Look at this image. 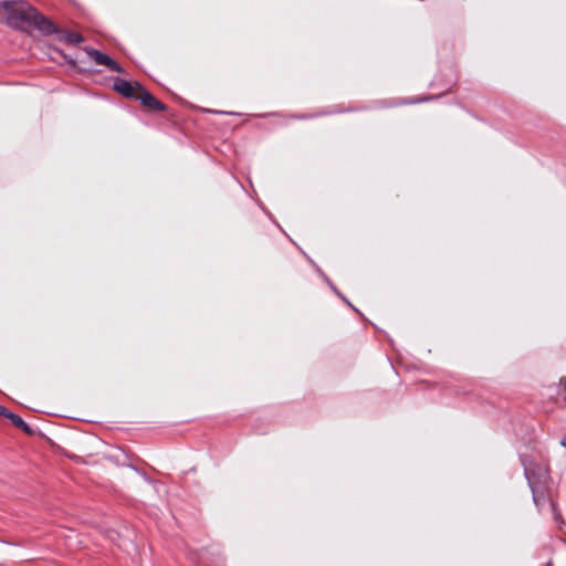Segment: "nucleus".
I'll return each instance as SVG.
<instances>
[{"instance_id": "nucleus-8", "label": "nucleus", "mask_w": 566, "mask_h": 566, "mask_svg": "<svg viewBox=\"0 0 566 566\" xmlns=\"http://www.w3.org/2000/svg\"><path fill=\"white\" fill-rule=\"evenodd\" d=\"M551 505H552V509H553V513H554V517H555V520H558L559 515H558V513L556 512L555 504L552 502V503H551Z\"/></svg>"}, {"instance_id": "nucleus-1", "label": "nucleus", "mask_w": 566, "mask_h": 566, "mask_svg": "<svg viewBox=\"0 0 566 566\" xmlns=\"http://www.w3.org/2000/svg\"><path fill=\"white\" fill-rule=\"evenodd\" d=\"M0 21L17 29L34 28L43 34L55 32L54 24L24 1L0 3Z\"/></svg>"}, {"instance_id": "nucleus-9", "label": "nucleus", "mask_w": 566, "mask_h": 566, "mask_svg": "<svg viewBox=\"0 0 566 566\" xmlns=\"http://www.w3.org/2000/svg\"><path fill=\"white\" fill-rule=\"evenodd\" d=\"M7 410H8V409H7L6 407L0 406V416H4V415H7Z\"/></svg>"}, {"instance_id": "nucleus-4", "label": "nucleus", "mask_w": 566, "mask_h": 566, "mask_svg": "<svg viewBox=\"0 0 566 566\" xmlns=\"http://www.w3.org/2000/svg\"><path fill=\"white\" fill-rule=\"evenodd\" d=\"M86 53L97 65L107 66L111 71L114 72H122L120 66L108 55L95 49H86Z\"/></svg>"}, {"instance_id": "nucleus-6", "label": "nucleus", "mask_w": 566, "mask_h": 566, "mask_svg": "<svg viewBox=\"0 0 566 566\" xmlns=\"http://www.w3.org/2000/svg\"><path fill=\"white\" fill-rule=\"evenodd\" d=\"M3 417L10 419L11 422L17 428L23 430L24 432H27V433L31 432V429H30L29 424L27 422H24V420L20 416L14 415V413L10 412L9 410H7V415H4Z\"/></svg>"}, {"instance_id": "nucleus-5", "label": "nucleus", "mask_w": 566, "mask_h": 566, "mask_svg": "<svg viewBox=\"0 0 566 566\" xmlns=\"http://www.w3.org/2000/svg\"><path fill=\"white\" fill-rule=\"evenodd\" d=\"M138 99L145 105L146 107L154 109V111H164L165 105L159 102L155 96H153L150 93H148L146 90H143L142 93L138 95Z\"/></svg>"}, {"instance_id": "nucleus-2", "label": "nucleus", "mask_w": 566, "mask_h": 566, "mask_svg": "<svg viewBox=\"0 0 566 566\" xmlns=\"http://www.w3.org/2000/svg\"><path fill=\"white\" fill-rule=\"evenodd\" d=\"M524 471L533 493V501L539 507L546 500L548 471L546 467L524 463Z\"/></svg>"}, {"instance_id": "nucleus-7", "label": "nucleus", "mask_w": 566, "mask_h": 566, "mask_svg": "<svg viewBox=\"0 0 566 566\" xmlns=\"http://www.w3.org/2000/svg\"><path fill=\"white\" fill-rule=\"evenodd\" d=\"M69 40L72 43H81L83 41V38L77 33H71L69 35Z\"/></svg>"}, {"instance_id": "nucleus-10", "label": "nucleus", "mask_w": 566, "mask_h": 566, "mask_svg": "<svg viewBox=\"0 0 566 566\" xmlns=\"http://www.w3.org/2000/svg\"><path fill=\"white\" fill-rule=\"evenodd\" d=\"M560 443L566 448V437L560 441Z\"/></svg>"}, {"instance_id": "nucleus-3", "label": "nucleus", "mask_w": 566, "mask_h": 566, "mask_svg": "<svg viewBox=\"0 0 566 566\" xmlns=\"http://www.w3.org/2000/svg\"><path fill=\"white\" fill-rule=\"evenodd\" d=\"M114 88L125 97L137 98L144 87L137 82H128L123 78H117L114 82Z\"/></svg>"}]
</instances>
